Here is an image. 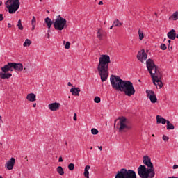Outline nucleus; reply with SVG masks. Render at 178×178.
Segmentation results:
<instances>
[{
	"label": "nucleus",
	"mask_w": 178,
	"mask_h": 178,
	"mask_svg": "<svg viewBox=\"0 0 178 178\" xmlns=\"http://www.w3.org/2000/svg\"><path fill=\"white\" fill-rule=\"evenodd\" d=\"M110 81L113 90L124 92L127 97H131L136 94V89L130 81H123L118 76L111 75Z\"/></svg>",
	"instance_id": "nucleus-1"
},
{
	"label": "nucleus",
	"mask_w": 178,
	"mask_h": 178,
	"mask_svg": "<svg viewBox=\"0 0 178 178\" xmlns=\"http://www.w3.org/2000/svg\"><path fill=\"white\" fill-rule=\"evenodd\" d=\"M109 63H111V57L107 54H102L99 58L97 70L102 83L108 80L109 76Z\"/></svg>",
	"instance_id": "nucleus-2"
},
{
	"label": "nucleus",
	"mask_w": 178,
	"mask_h": 178,
	"mask_svg": "<svg viewBox=\"0 0 178 178\" xmlns=\"http://www.w3.org/2000/svg\"><path fill=\"white\" fill-rule=\"evenodd\" d=\"M143 163L145 165H140L138 168V174L140 178H154L155 172H154V164L151 162V159L148 156L143 157Z\"/></svg>",
	"instance_id": "nucleus-3"
},
{
	"label": "nucleus",
	"mask_w": 178,
	"mask_h": 178,
	"mask_svg": "<svg viewBox=\"0 0 178 178\" xmlns=\"http://www.w3.org/2000/svg\"><path fill=\"white\" fill-rule=\"evenodd\" d=\"M146 66L153 80V84H154V86H158L159 88H162V87H163V83H162V81H161V79H162V74H161L159 70H158V67L155 65V63H154V61L151 59L147 60Z\"/></svg>",
	"instance_id": "nucleus-4"
},
{
	"label": "nucleus",
	"mask_w": 178,
	"mask_h": 178,
	"mask_svg": "<svg viewBox=\"0 0 178 178\" xmlns=\"http://www.w3.org/2000/svg\"><path fill=\"white\" fill-rule=\"evenodd\" d=\"M119 122L117 124L116 126V122H118V120H115L114 127H116V129H118L120 131H127V130H130L131 129V126L129 125V122L127 121V119L124 117L119 118Z\"/></svg>",
	"instance_id": "nucleus-5"
},
{
	"label": "nucleus",
	"mask_w": 178,
	"mask_h": 178,
	"mask_svg": "<svg viewBox=\"0 0 178 178\" xmlns=\"http://www.w3.org/2000/svg\"><path fill=\"white\" fill-rule=\"evenodd\" d=\"M115 178H137V174L133 170L122 168L117 172Z\"/></svg>",
	"instance_id": "nucleus-6"
},
{
	"label": "nucleus",
	"mask_w": 178,
	"mask_h": 178,
	"mask_svg": "<svg viewBox=\"0 0 178 178\" xmlns=\"http://www.w3.org/2000/svg\"><path fill=\"white\" fill-rule=\"evenodd\" d=\"M3 72H0L1 79H10L12 74L7 73V72H13L14 70V63H8L3 67H1Z\"/></svg>",
	"instance_id": "nucleus-7"
},
{
	"label": "nucleus",
	"mask_w": 178,
	"mask_h": 178,
	"mask_svg": "<svg viewBox=\"0 0 178 178\" xmlns=\"http://www.w3.org/2000/svg\"><path fill=\"white\" fill-rule=\"evenodd\" d=\"M6 6L10 14L16 13L20 8V1L19 0H8L6 2Z\"/></svg>",
	"instance_id": "nucleus-8"
},
{
	"label": "nucleus",
	"mask_w": 178,
	"mask_h": 178,
	"mask_svg": "<svg viewBox=\"0 0 178 178\" xmlns=\"http://www.w3.org/2000/svg\"><path fill=\"white\" fill-rule=\"evenodd\" d=\"M67 21L66 19L62 17L60 15H58L54 23L55 30L62 31L63 29H66V27H67Z\"/></svg>",
	"instance_id": "nucleus-9"
},
{
	"label": "nucleus",
	"mask_w": 178,
	"mask_h": 178,
	"mask_svg": "<svg viewBox=\"0 0 178 178\" xmlns=\"http://www.w3.org/2000/svg\"><path fill=\"white\" fill-rule=\"evenodd\" d=\"M137 59H138L141 63H144V62L147 60V53H145L144 49L138 51L137 54Z\"/></svg>",
	"instance_id": "nucleus-10"
},
{
	"label": "nucleus",
	"mask_w": 178,
	"mask_h": 178,
	"mask_svg": "<svg viewBox=\"0 0 178 178\" xmlns=\"http://www.w3.org/2000/svg\"><path fill=\"white\" fill-rule=\"evenodd\" d=\"M146 94H147V98H149L152 104H155V102L158 101V99L156 98V95H155V92L154 91L146 90Z\"/></svg>",
	"instance_id": "nucleus-11"
},
{
	"label": "nucleus",
	"mask_w": 178,
	"mask_h": 178,
	"mask_svg": "<svg viewBox=\"0 0 178 178\" xmlns=\"http://www.w3.org/2000/svg\"><path fill=\"white\" fill-rule=\"evenodd\" d=\"M16 163V159L12 157L10 160H8L5 165V168H6L7 170H12L13 169V166H15V163Z\"/></svg>",
	"instance_id": "nucleus-12"
},
{
	"label": "nucleus",
	"mask_w": 178,
	"mask_h": 178,
	"mask_svg": "<svg viewBox=\"0 0 178 178\" xmlns=\"http://www.w3.org/2000/svg\"><path fill=\"white\" fill-rule=\"evenodd\" d=\"M60 107V104L57 102L51 103L48 105L49 109H50V111H52V112L58 111V109H59Z\"/></svg>",
	"instance_id": "nucleus-13"
},
{
	"label": "nucleus",
	"mask_w": 178,
	"mask_h": 178,
	"mask_svg": "<svg viewBox=\"0 0 178 178\" xmlns=\"http://www.w3.org/2000/svg\"><path fill=\"white\" fill-rule=\"evenodd\" d=\"M37 96L34 93H29L26 96V99L31 102H34L36 101Z\"/></svg>",
	"instance_id": "nucleus-14"
},
{
	"label": "nucleus",
	"mask_w": 178,
	"mask_h": 178,
	"mask_svg": "<svg viewBox=\"0 0 178 178\" xmlns=\"http://www.w3.org/2000/svg\"><path fill=\"white\" fill-rule=\"evenodd\" d=\"M14 70L15 72H22L23 70V64L14 63Z\"/></svg>",
	"instance_id": "nucleus-15"
},
{
	"label": "nucleus",
	"mask_w": 178,
	"mask_h": 178,
	"mask_svg": "<svg viewBox=\"0 0 178 178\" xmlns=\"http://www.w3.org/2000/svg\"><path fill=\"white\" fill-rule=\"evenodd\" d=\"M167 35L170 40H175V38H176V31H175V29H172L168 33Z\"/></svg>",
	"instance_id": "nucleus-16"
},
{
	"label": "nucleus",
	"mask_w": 178,
	"mask_h": 178,
	"mask_svg": "<svg viewBox=\"0 0 178 178\" xmlns=\"http://www.w3.org/2000/svg\"><path fill=\"white\" fill-rule=\"evenodd\" d=\"M156 122L158 124H159L160 123H162L163 124H166L168 120L161 117L160 115H156Z\"/></svg>",
	"instance_id": "nucleus-17"
},
{
	"label": "nucleus",
	"mask_w": 178,
	"mask_h": 178,
	"mask_svg": "<svg viewBox=\"0 0 178 178\" xmlns=\"http://www.w3.org/2000/svg\"><path fill=\"white\" fill-rule=\"evenodd\" d=\"M70 92H72V95L79 97L80 95V89L79 88H72L70 89Z\"/></svg>",
	"instance_id": "nucleus-18"
},
{
	"label": "nucleus",
	"mask_w": 178,
	"mask_h": 178,
	"mask_svg": "<svg viewBox=\"0 0 178 178\" xmlns=\"http://www.w3.org/2000/svg\"><path fill=\"white\" fill-rule=\"evenodd\" d=\"M91 168V166L90 165H86L84 169V176L86 178H90V169Z\"/></svg>",
	"instance_id": "nucleus-19"
},
{
	"label": "nucleus",
	"mask_w": 178,
	"mask_h": 178,
	"mask_svg": "<svg viewBox=\"0 0 178 178\" xmlns=\"http://www.w3.org/2000/svg\"><path fill=\"white\" fill-rule=\"evenodd\" d=\"M44 22L47 26V29H51V26H52V24H54V22L51 20V18L49 17H47L44 19Z\"/></svg>",
	"instance_id": "nucleus-20"
},
{
	"label": "nucleus",
	"mask_w": 178,
	"mask_h": 178,
	"mask_svg": "<svg viewBox=\"0 0 178 178\" xmlns=\"http://www.w3.org/2000/svg\"><path fill=\"white\" fill-rule=\"evenodd\" d=\"M56 172L60 175V176H63V175H65V170H63V168H62V166L57 167Z\"/></svg>",
	"instance_id": "nucleus-21"
},
{
	"label": "nucleus",
	"mask_w": 178,
	"mask_h": 178,
	"mask_svg": "<svg viewBox=\"0 0 178 178\" xmlns=\"http://www.w3.org/2000/svg\"><path fill=\"white\" fill-rule=\"evenodd\" d=\"M167 130H175V125L170 123V121H167Z\"/></svg>",
	"instance_id": "nucleus-22"
},
{
	"label": "nucleus",
	"mask_w": 178,
	"mask_h": 178,
	"mask_svg": "<svg viewBox=\"0 0 178 178\" xmlns=\"http://www.w3.org/2000/svg\"><path fill=\"white\" fill-rule=\"evenodd\" d=\"M170 20H178V12H175L169 18Z\"/></svg>",
	"instance_id": "nucleus-23"
},
{
	"label": "nucleus",
	"mask_w": 178,
	"mask_h": 178,
	"mask_svg": "<svg viewBox=\"0 0 178 178\" xmlns=\"http://www.w3.org/2000/svg\"><path fill=\"white\" fill-rule=\"evenodd\" d=\"M104 31L102 29H99L97 33V37L99 38V40H102Z\"/></svg>",
	"instance_id": "nucleus-24"
},
{
	"label": "nucleus",
	"mask_w": 178,
	"mask_h": 178,
	"mask_svg": "<svg viewBox=\"0 0 178 178\" xmlns=\"http://www.w3.org/2000/svg\"><path fill=\"white\" fill-rule=\"evenodd\" d=\"M122 24V22H120L119 19H115L113 23V26H114V27H120Z\"/></svg>",
	"instance_id": "nucleus-25"
},
{
	"label": "nucleus",
	"mask_w": 178,
	"mask_h": 178,
	"mask_svg": "<svg viewBox=\"0 0 178 178\" xmlns=\"http://www.w3.org/2000/svg\"><path fill=\"white\" fill-rule=\"evenodd\" d=\"M31 40L30 39H26L23 44L24 47H30L31 45Z\"/></svg>",
	"instance_id": "nucleus-26"
},
{
	"label": "nucleus",
	"mask_w": 178,
	"mask_h": 178,
	"mask_svg": "<svg viewBox=\"0 0 178 178\" xmlns=\"http://www.w3.org/2000/svg\"><path fill=\"white\" fill-rule=\"evenodd\" d=\"M17 27H18V29L19 30H23V25L22 24V19H19L18 24H17Z\"/></svg>",
	"instance_id": "nucleus-27"
},
{
	"label": "nucleus",
	"mask_w": 178,
	"mask_h": 178,
	"mask_svg": "<svg viewBox=\"0 0 178 178\" xmlns=\"http://www.w3.org/2000/svg\"><path fill=\"white\" fill-rule=\"evenodd\" d=\"M139 40H143L144 38V33L141 30H138Z\"/></svg>",
	"instance_id": "nucleus-28"
},
{
	"label": "nucleus",
	"mask_w": 178,
	"mask_h": 178,
	"mask_svg": "<svg viewBox=\"0 0 178 178\" xmlns=\"http://www.w3.org/2000/svg\"><path fill=\"white\" fill-rule=\"evenodd\" d=\"M91 133H92V134L95 136V135L98 134V133H99V131H98V129H97L95 128H92L91 129Z\"/></svg>",
	"instance_id": "nucleus-29"
},
{
	"label": "nucleus",
	"mask_w": 178,
	"mask_h": 178,
	"mask_svg": "<svg viewBox=\"0 0 178 178\" xmlns=\"http://www.w3.org/2000/svg\"><path fill=\"white\" fill-rule=\"evenodd\" d=\"M68 169L69 170H74V164L73 163H71L68 165Z\"/></svg>",
	"instance_id": "nucleus-30"
},
{
	"label": "nucleus",
	"mask_w": 178,
	"mask_h": 178,
	"mask_svg": "<svg viewBox=\"0 0 178 178\" xmlns=\"http://www.w3.org/2000/svg\"><path fill=\"white\" fill-rule=\"evenodd\" d=\"M94 102L96 103V104H99V102H101V97L97 96L95 97L94 99Z\"/></svg>",
	"instance_id": "nucleus-31"
},
{
	"label": "nucleus",
	"mask_w": 178,
	"mask_h": 178,
	"mask_svg": "<svg viewBox=\"0 0 178 178\" xmlns=\"http://www.w3.org/2000/svg\"><path fill=\"white\" fill-rule=\"evenodd\" d=\"M160 48H161V49H162L163 51H166V49H167L168 47H166V44H161Z\"/></svg>",
	"instance_id": "nucleus-32"
},
{
	"label": "nucleus",
	"mask_w": 178,
	"mask_h": 178,
	"mask_svg": "<svg viewBox=\"0 0 178 178\" xmlns=\"http://www.w3.org/2000/svg\"><path fill=\"white\" fill-rule=\"evenodd\" d=\"M31 24H37V19H35V17H34V16L32 17Z\"/></svg>",
	"instance_id": "nucleus-33"
},
{
	"label": "nucleus",
	"mask_w": 178,
	"mask_h": 178,
	"mask_svg": "<svg viewBox=\"0 0 178 178\" xmlns=\"http://www.w3.org/2000/svg\"><path fill=\"white\" fill-rule=\"evenodd\" d=\"M65 49H69V48H70V42H67L65 45Z\"/></svg>",
	"instance_id": "nucleus-34"
},
{
	"label": "nucleus",
	"mask_w": 178,
	"mask_h": 178,
	"mask_svg": "<svg viewBox=\"0 0 178 178\" xmlns=\"http://www.w3.org/2000/svg\"><path fill=\"white\" fill-rule=\"evenodd\" d=\"M163 141H168V140H169V137L164 135L163 136Z\"/></svg>",
	"instance_id": "nucleus-35"
},
{
	"label": "nucleus",
	"mask_w": 178,
	"mask_h": 178,
	"mask_svg": "<svg viewBox=\"0 0 178 178\" xmlns=\"http://www.w3.org/2000/svg\"><path fill=\"white\" fill-rule=\"evenodd\" d=\"M73 120H74L75 122L77 120V114H76V113H74V114Z\"/></svg>",
	"instance_id": "nucleus-36"
},
{
	"label": "nucleus",
	"mask_w": 178,
	"mask_h": 178,
	"mask_svg": "<svg viewBox=\"0 0 178 178\" xmlns=\"http://www.w3.org/2000/svg\"><path fill=\"white\" fill-rule=\"evenodd\" d=\"M3 20V15L0 14V22H2Z\"/></svg>",
	"instance_id": "nucleus-37"
},
{
	"label": "nucleus",
	"mask_w": 178,
	"mask_h": 178,
	"mask_svg": "<svg viewBox=\"0 0 178 178\" xmlns=\"http://www.w3.org/2000/svg\"><path fill=\"white\" fill-rule=\"evenodd\" d=\"M58 162H63V159H62V156L59 157Z\"/></svg>",
	"instance_id": "nucleus-38"
},
{
	"label": "nucleus",
	"mask_w": 178,
	"mask_h": 178,
	"mask_svg": "<svg viewBox=\"0 0 178 178\" xmlns=\"http://www.w3.org/2000/svg\"><path fill=\"white\" fill-rule=\"evenodd\" d=\"M172 169H178V165H174Z\"/></svg>",
	"instance_id": "nucleus-39"
},
{
	"label": "nucleus",
	"mask_w": 178,
	"mask_h": 178,
	"mask_svg": "<svg viewBox=\"0 0 178 178\" xmlns=\"http://www.w3.org/2000/svg\"><path fill=\"white\" fill-rule=\"evenodd\" d=\"M32 30H35V24H31Z\"/></svg>",
	"instance_id": "nucleus-40"
},
{
	"label": "nucleus",
	"mask_w": 178,
	"mask_h": 178,
	"mask_svg": "<svg viewBox=\"0 0 178 178\" xmlns=\"http://www.w3.org/2000/svg\"><path fill=\"white\" fill-rule=\"evenodd\" d=\"M8 28L12 27V24H10V23H8Z\"/></svg>",
	"instance_id": "nucleus-41"
},
{
	"label": "nucleus",
	"mask_w": 178,
	"mask_h": 178,
	"mask_svg": "<svg viewBox=\"0 0 178 178\" xmlns=\"http://www.w3.org/2000/svg\"><path fill=\"white\" fill-rule=\"evenodd\" d=\"M98 148L100 151H102V146H99Z\"/></svg>",
	"instance_id": "nucleus-42"
},
{
	"label": "nucleus",
	"mask_w": 178,
	"mask_h": 178,
	"mask_svg": "<svg viewBox=\"0 0 178 178\" xmlns=\"http://www.w3.org/2000/svg\"><path fill=\"white\" fill-rule=\"evenodd\" d=\"M98 4H99V5H104V2L99 1Z\"/></svg>",
	"instance_id": "nucleus-43"
},
{
	"label": "nucleus",
	"mask_w": 178,
	"mask_h": 178,
	"mask_svg": "<svg viewBox=\"0 0 178 178\" xmlns=\"http://www.w3.org/2000/svg\"><path fill=\"white\" fill-rule=\"evenodd\" d=\"M36 106H37V104H36V103H35V104H33V108H35Z\"/></svg>",
	"instance_id": "nucleus-44"
},
{
	"label": "nucleus",
	"mask_w": 178,
	"mask_h": 178,
	"mask_svg": "<svg viewBox=\"0 0 178 178\" xmlns=\"http://www.w3.org/2000/svg\"><path fill=\"white\" fill-rule=\"evenodd\" d=\"M113 27H115V26L112 25V26L110 27V30H112V29H113Z\"/></svg>",
	"instance_id": "nucleus-45"
},
{
	"label": "nucleus",
	"mask_w": 178,
	"mask_h": 178,
	"mask_svg": "<svg viewBox=\"0 0 178 178\" xmlns=\"http://www.w3.org/2000/svg\"><path fill=\"white\" fill-rule=\"evenodd\" d=\"M68 86H72V83L70 82L68 83Z\"/></svg>",
	"instance_id": "nucleus-46"
},
{
	"label": "nucleus",
	"mask_w": 178,
	"mask_h": 178,
	"mask_svg": "<svg viewBox=\"0 0 178 178\" xmlns=\"http://www.w3.org/2000/svg\"><path fill=\"white\" fill-rule=\"evenodd\" d=\"M0 120L2 122V116H0Z\"/></svg>",
	"instance_id": "nucleus-47"
},
{
	"label": "nucleus",
	"mask_w": 178,
	"mask_h": 178,
	"mask_svg": "<svg viewBox=\"0 0 178 178\" xmlns=\"http://www.w3.org/2000/svg\"><path fill=\"white\" fill-rule=\"evenodd\" d=\"M170 42H171V40H168V44H170Z\"/></svg>",
	"instance_id": "nucleus-48"
},
{
	"label": "nucleus",
	"mask_w": 178,
	"mask_h": 178,
	"mask_svg": "<svg viewBox=\"0 0 178 178\" xmlns=\"http://www.w3.org/2000/svg\"><path fill=\"white\" fill-rule=\"evenodd\" d=\"M2 5V1H0V6Z\"/></svg>",
	"instance_id": "nucleus-49"
},
{
	"label": "nucleus",
	"mask_w": 178,
	"mask_h": 178,
	"mask_svg": "<svg viewBox=\"0 0 178 178\" xmlns=\"http://www.w3.org/2000/svg\"><path fill=\"white\" fill-rule=\"evenodd\" d=\"M154 15H155L156 16H158V14H157L156 13H155Z\"/></svg>",
	"instance_id": "nucleus-50"
},
{
	"label": "nucleus",
	"mask_w": 178,
	"mask_h": 178,
	"mask_svg": "<svg viewBox=\"0 0 178 178\" xmlns=\"http://www.w3.org/2000/svg\"><path fill=\"white\" fill-rule=\"evenodd\" d=\"M152 137H155V134H152Z\"/></svg>",
	"instance_id": "nucleus-51"
},
{
	"label": "nucleus",
	"mask_w": 178,
	"mask_h": 178,
	"mask_svg": "<svg viewBox=\"0 0 178 178\" xmlns=\"http://www.w3.org/2000/svg\"><path fill=\"white\" fill-rule=\"evenodd\" d=\"M65 145H67V142H65Z\"/></svg>",
	"instance_id": "nucleus-52"
},
{
	"label": "nucleus",
	"mask_w": 178,
	"mask_h": 178,
	"mask_svg": "<svg viewBox=\"0 0 178 178\" xmlns=\"http://www.w3.org/2000/svg\"><path fill=\"white\" fill-rule=\"evenodd\" d=\"M48 38H49V33H48Z\"/></svg>",
	"instance_id": "nucleus-53"
},
{
	"label": "nucleus",
	"mask_w": 178,
	"mask_h": 178,
	"mask_svg": "<svg viewBox=\"0 0 178 178\" xmlns=\"http://www.w3.org/2000/svg\"><path fill=\"white\" fill-rule=\"evenodd\" d=\"M40 2H42V0H40Z\"/></svg>",
	"instance_id": "nucleus-54"
},
{
	"label": "nucleus",
	"mask_w": 178,
	"mask_h": 178,
	"mask_svg": "<svg viewBox=\"0 0 178 178\" xmlns=\"http://www.w3.org/2000/svg\"><path fill=\"white\" fill-rule=\"evenodd\" d=\"M90 149H92V147H90Z\"/></svg>",
	"instance_id": "nucleus-55"
},
{
	"label": "nucleus",
	"mask_w": 178,
	"mask_h": 178,
	"mask_svg": "<svg viewBox=\"0 0 178 178\" xmlns=\"http://www.w3.org/2000/svg\"><path fill=\"white\" fill-rule=\"evenodd\" d=\"M24 70H26V68H24Z\"/></svg>",
	"instance_id": "nucleus-56"
}]
</instances>
